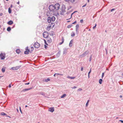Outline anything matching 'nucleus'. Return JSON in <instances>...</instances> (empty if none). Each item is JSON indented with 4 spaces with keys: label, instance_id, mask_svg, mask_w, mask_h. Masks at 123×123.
Here are the masks:
<instances>
[{
    "label": "nucleus",
    "instance_id": "obj_16",
    "mask_svg": "<svg viewBox=\"0 0 123 123\" xmlns=\"http://www.w3.org/2000/svg\"><path fill=\"white\" fill-rule=\"evenodd\" d=\"M13 22L12 21L10 20L8 22V24L9 25H11L13 24Z\"/></svg>",
    "mask_w": 123,
    "mask_h": 123
},
{
    "label": "nucleus",
    "instance_id": "obj_9",
    "mask_svg": "<svg viewBox=\"0 0 123 123\" xmlns=\"http://www.w3.org/2000/svg\"><path fill=\"white\" fill-rule=\"evenodd\" d=\"M79 27V25L78 24L76 26V33L77 34L78 33V29Z\"/></svg>",
    "mask_w": 123,
    "mask_h": 123
},
{
    "label": "nucleus",
    "instance_id": "obj_58",
    "mask_svg": "<svg viewBox=\"0 0 123 123\" xmlns=\"http://www.w3.org/2000/svg\"><path fill=\"white\" fill-rule=\"evenodd\" d=\"M119 121L121 122L122 123H123V120H120Z\"/></svg>",
    "mask_w": 123,
    "mask_h": 123
},
{
    "label": "nucleus",
    "instance_id": "obj_38",
    "mask_svg": "<svg viewBox=\"0 0 123 123\" xmlns=\"http://www.w3.org/2000/svg\"><path fill=\"white\" fill-rule=\"evenodd\" d=\"M75 35V34L74 32L73 33V34L71 35V36L72 37H74Z\"/></svg>",
    "mask_w": 123,
    "mask_h": 123
},
{
    "label": "nucleus",
    "instance_id": "obj_17",
    "mask_svg": "<svg viewBox=\"0 0 123 123\" xmlns=\"http://www.w3.org/2000/svg\"><path fill=\"white\" fill-rule=\"evenodd\" d=\"M6 67H3L2 69V71L3 73H4L5 72Z\"/></svg>",
    "mask_w": 123,
    "mask_h": 123
},
{
    "label": "nucleus",
    "instance_id": "obj_24",
    "mask_svg": "<svg viewBox=\"0 0 123 123\" xmlns=\"http://www.w3.org/2000/svg\"><path fill=\"white\" fill-rule=\"evenodd\" d=\"M66 94H64L61 96V98H64L65 96H66Z\"/></svg>",
    "mask_w": 123,
    "mask_h": 123
},
{
    "label": "nucleus",
    "instance_id": "obj_39",
    "mask_svg": "<svg viewBox=\"0 0 123 123\" xmlns=\"http://www.w3.org/2000/svg\"><path fill=\"white\" fill-rule=\"evenodd\" d=\"M104 73H102V78L104 76Z\"/></svg>",
    "mask_w": 123,
    "mask_h": 123
},
{
    "label": "nucleus",
    "instance_id": "obj_59",
    "mask_svg": "<svg viewBox=\"0 0 123 123\" xmlns=\"http://www.w3.org/2000/svg\"><path fill=\"white\" fill-rule=\"evenodd\" d=\"M68 2L70 1V0H64Z\"/></svg>",
    "mask_w": 123,
    "mask_h": 123
},
{
    "label": "nucleus",
    "instance_id": "obj_64",
    "mask_svg": "<svg viewBox=\"0 0 123 123\" xmlns=\"http://www.w3.org/2000/svg\"><path fill=\"white\" fill-rule=\"evenodd\" d=\"M13 5H11L10 6V7L12 8V7Z\"/></svg>",
    "mask_w": 123,
    "mask_h": 123
},
{
    "label": "nucleus",
    "instance_id": "obj_27",
    "mask_svg": "<svg viewBox=\"0 0 123 123\" xmlns=\"http://www.w3.org/2000/svg\"><path fill=\"white\" fill-rule=\"evenodd\" d=\"M1 115L2 116H4L6 115V114L4 112H2L1 113Z\"/></svg>",
    "mask_w": 123,
    "mask_h": 123
},
{
    "label": "nucleus",
    "instance_id": "obj_54",
    "mask_svg": "<svg viewBox=\"0 0 123 123\" xmlns=\"http://www.w3.org/2000/svg\"><path fill=\"white\" fill-rule=\"evenodd\" d=\"M72 15H71V16L70 18H69L68 19H67L66 20H68L69 19H70L71 18H72Z\"/></svg>",
    "mask_w": 123,
    "mask_h": 123
},
{
    "label": "nucleus",
    "instance_id": "obj_60",
    "mask_svg": "<svg viewBox=\"0 0 123 123\" xmlns=\"http://www.w3.org/2000/svg\"><path fill=\"white\" fill-rule=\"evenodd\" d=\"M96 27L95 26H94L93 27V29H95V28H96Z\"/></svg>",
    "mask_w": 123,
    "mask_h": 123
},
{
    "label": "nucleus",
    "instance_id": "obj_8",
    "mask_svg": "<svg viewBox=\"0 0 123 123\" xmlns=\"http://www.w3.org/2000/svg\"><path fill=\"white\" fill-rule=\"evenodd\" d=\"M89 52L88 51H87L84 52L82 55L81 56L82 57H85L87 55Z\"/></svg>",
    "mask_w": 123,
    "mask_h": 123
},
{
    "label": "nucleus",
    "instance_id": "obj_63",
    "mask_svg": "<svg viewBox=\"0 0 123 123\" xmlns=\"http://www.w3.org/2000/svg\"><path fill=\"white\" fill-rule=\"evenodd\" d=\"M3 14L2 13H0V16H2L3 15Z\"/></svg>",
    "mask_w": 123,
    "mask_h": 123
},
{
    "label": "nucleus",
    "instance_id": "obj_56",
    "mask_svg": "<svg viewBox=\"0 0 123 123\" xmlns=\"http://www.w3.org/2000/svg\"><path fill=\"white\" fill-rule=\"evenodd\" d=\"M70 12H67V14H68L70 13Z\"/></svg>",
    "mask_w": 123,
    "mask_h": 123
},
{
    "label": "nucleus",
    "instance_id": "obj_35",
    "mask_svg": "<svg viewBox=\"0 0 123 123\" xmlns=\"http://www.w3.org/2000/svg\"><path fill=\"white\" fill-rule=\"evenodd\" d=\"M75 0H70V1L71 2L73 3L74 2Z\"/></svg>",
    "mask_w": 123,
    "mask_h": 123
},
{
    "label": "nucleus",
    "instance_id": "obj_7",
    "mask_svg": "<svg viewBox=\"0 0 123 123\" xmlns=\"http://www.w3.org/2000/svg\"><path fill=\"white\" fill-rule=\"evenodd\" d=\"M5 54L3 53H2L0 54V57L1 59V60H3L5 58Z\"/></svg>",
    "mask_w": 123,
    "mask_h": 123
},
{
    "label": "nucleus",
    "instance_id": "obj_33",
    "mask_svg": "<svg viewBox=\"0 0 123 123\" xmlns=\"http://www.w3.org/2000/svg\"><path fill=\"white\" fill-rule=\"evenodd\" d=\"M92 55H91L90 56V59L89 61L90 62H91V59H92Z\"/></svg>",
    "mask_w": 123,
    "mask_h": 123
},
{
    "label": "nucleus",
    "instance_id": "obj_22",
    "mask_svg": "<svg viewBox=\"0 0 123 123\" xmlns=\"http://www.w3.org/2000/svg\"><path fill=\"white\" fill-rule=\"evenodd\" d=\"M102 81H103V80L102 79H99V83L100 84H102Z\"/></svg>",
    "mask_w": 123,
    "mask_h": 123
},
{
    "label": "nucleus",
    "instance_id": "obj_37",
    "mask_svg": "<svg viewBox=\"0 0 123 123\" xmlns=\"http://www.w3.org/2000/svg\"><path fill=\"white\" fill-rule=\"evenodd\" d=\"M58 74H58V73H55V74H54V77H55L56 76V75H58Z\"/></svg>",
    "mask_w": 123,
    "mask_h": 123
},
{
    "label": "nucleus",
    "instance_id": "obj_51",
    "mask_svg": "<svg viewBox=\"0 0 123 123\" xmlns=\"http://www.w3.org/2000/svg\"><path fill=\"white\" fill-rule=\"evenodd\" d=\"M63 43V42H62L61 43H59V45H61Z\"/></svg>",
    "mask_w": 123,
    "mask_h": 123
},
{
    "label": "nucleus",
    "instance_id": "obj_20",
    "mask_svg": "<svg viewBox=\"0 0 123 123\" xmlns=\"http://www.w3.org/2000/svg\"><path fill=\"white\" fill-rule=\"evenodd\" d=\"M16 52L17 53H18V54H19V53H20V51L19 49H17L16 50Z\"/></svg>",
    "mask_w": 123,
    "mask_h": 123
},
{
    "label": "nucleus",
    "instance_id": "obj_55",
    "mask_svg": "<svg viewBox=\"0 0 123 123\" xmlns=\"http://www.w3.org/2000/svg\"><path fill=\"white\" fill-rule=\"evenodd\" d=\"M34 49V48L32 47H31V51L33 50Z\"/></svg>",
    "mask_w": 123,
    "mask_h": 123
},
{
    "label": "nucleus",
    "instance_id": "obj_14",
    "mask_svg": "<svg viewBox=\"0 0 123 123\" xmlns=\"http://www.w3.org/2000/svg\"><path fill=\"white\" fill-rule=\"evenodd\" d=\"M61 51L59 50L56 55V56L58 57H59L60 55L61 54Z\"/></svg>",
    "mask_w": 123,
    "mask_h": 123
},
{
    "label": "nucleus",
    "instance_id": "obj_30",
    "mask_svg": "<svg viewBox=\"0 0 123 123\" xmlns=\"http://www.w3.org/2000/svg\"><path fill=\"white\" fill-rule=\"evenodd\" d=\"M39 94H41V95H44V93H43V92H40V93Z\"/></svg>",
    "mask_w": 123,
    "mask_h": 123
},
{
    "label": "nucleus",
    "instance_id": "obj_10",
    "mask_svg": "<svg viewBox=\"0 0 123 123\" xmlns=\"http://www.w3.org/2000/svg\"><path fill=\"white\" fill-rule=\"evenodd\" d=\"M47 39L48 40L47 42L48 43H50L52 42V40L49 37L47 38Z\"/></svg>",
    "mask_w": 123,
    "mask_h": 123
},
{
    "label": "nucleus",
    "instance_id": "obj_61",
    "mask_svg": "<svg viewBox=\"0 0 123 123\" xmlns=\"http://www.w3.org/2000/svg\"><path fill=\"white\" fill-rule=\"evenodd\" d=\"M30 84V83H29V82H28V83H25V85H28V84Z\"/></svg>",
    "mask_w": 123,
    "mask_h": 123
},
{
    "label": "nucleus",
    "instance_id": "obj_13",
    "mask_svg": "<svg viewBox=\"0 0 123 123\" xmlns=\"http://www.w3.org/2000/svg\"><path fill=\"white\" fill-rule=\"evenodd\" d=\"M28 48V47H27L25 49L26 50H28V51L26 50V51H25V52H24V54H28L29 52V50H28V49H27Z\"/></svg>",
    "mask_w": 123,
    "mask_h": 123
},
{
    "label": "nucleus",
    "instance_id": "obj_6",
    "mask_svg": "<svg viewBox=\"0 0 123 123\" xmlns=\"http://www.w3.org/2000/svg\"><path fill=\"white\" fill-rule=\"evenodd\" d=\"M34 46L35 47L37 48L39 47L40 45L38 43L36 42L34 43Z\"/></svg>",
    "mask_w": 123,
    "mask_h": 123
},
{
    "label": "nucleus",
    "instance_id": "obj_29",
    "mask_svg": "<svg viewBox=\"0 0 123 123\" xmlns=\"http://www.w3.org/2000/svg\"><path fill=\"white\" fill-rule=\"evenodd\" d=\"M43 40L44 41V43L46 44V45H48V44L46 42V41L45 40V39H43Z\"/></svg>",
    "mask_w": 123,
    "mask_h": 123
},
{
    "label": "nucleus",
    "instance_id": "obj_46",
    "mask_svg": "<svg viewBox=\"0 0 123 123\" xmlns=\"http://www.w3.org/2000/svg\"><path fill=\"white\" fill-rule=\"evenodd\" d=\"M72 44H70L69 43V46L70 47H71L72 46Z\"/></svg>",
    "mask_w": 123,
    "mask_h": 123
},
{
    "label": "nucleus",
    "instance_id": "obj_21",
    "mask_svg": "<svg viewBox=\"0 0 123 123\" xmlns=\"http://www.w3.org/2000/svg\"><path fill=\"white\" fill-rule=\"evenodd\" d=\"M67 78H69L71 79H74L75 78V77H70L69 76H68L67 77Z\"/></svg>",
    "mask_w": 123,
    "mask_h": 123
},
{
    "label": "nucleus",
    "instance_id": "obj_11",
    "mask_svg": "<svg viewBox=\"0 0 123 123\" xmlns=\"http://www.w3.org/2000/svg\"><path fill=\"white\" fill-rule=\"evenodd\" d=\"M48 111L52 112L54 111V108L53 107L50 108L48 110Z\"/></svg>",
    "mask_w": 123,
    "mask_h": 123
},
{
    "label": "nucleus",
    "instance_id": "obj_3",
    "mask_svg": "<svg viewBox=\"0 0 123 123\" xmlns=\"http://www.w3.org/2000/svg\"><path fill=\"white\" fill-rule=\"evenodd\" d=\"M49 9L50 11L53 12L54 11V10L55 9V8L54 5L51 4L49 6Z\"/></svg>",
    "mask_w": 123,
    "mask_h": 123
},
{
    "label": "nucleus",
    "instance_id": "obj_42",
    "mask_svg": "<svg viewBox=\"0 0 123 123\" xmlns=\"http://www.w3.org/2000/svg\"><path fill=\"white\" fill-rule=\"evenodd\" d=\"M91 72V68L90 70V71H89V72H88V74H90Z\"/></svg>",
    "mask_w": 123,
    "mask_h": 123
},
{
    "label": "nucleus",
    "instance_id": "obj_44",
    "mask_svg": "<svg viewBox=\"0 0 123 123\" xmlns=\"http://www.w3.org/2000/svg\"><path fill=\"white\" fill-rule=\"evenodd\" d=\"M115 10V9H114V8H113L112 9H111V12H112V11H113L114 10Z\"/></svg>",
    "mask_w": 123,
    "mask_h": 123
},
{
    "label": "nucleus",
    "instance_id": "obj_28",
    "mask_svg": "<svg viewBox=\"0 0 123 123\" xmlns=\"http://www.w3.org/2000/svg\"><path fill=\"white\" fill-rule=\"evenodd\" d=\"M89 100H88L87 101V102H86V107H87L88 105V103H89Z\"/></svg>",
    "mask_w": 123,
    "mask_h": 123
},
{
    "label": "nucleus",
    "instance_id": "obj_52",
    "mask_svg": "<svg viewBox=\"0 0 123 123\" xmlns=\"http://www.w3.org/2000/svg\"><path fill=\"white\" fill-rule=\"evenodd\" d=\"M105 51H106V53L107 54V49L106 48H105Z\"/></svg>",
    "mask_w": 123,
    "mask_h": 123
},
{
    "label": "nucleus",
    "instance_id": "obj_41",
    "mask_svg": "<svg viewBox=\"0 0 123 123\" xmlns=\"http://www.w3.org/2000/svg\"><path fill=\"white\" fill-rule=\"evenodd\" d=\"M15 69H16V70H17V69H18L20 67L18 66V67H15Z\"/></svg>",
    "mask_w": 123,
    "mask_h": 123
},
{
    "label": "nucleus",
    "instance_id": "obj_2",
    "mask_svg": "<svg viewBox=\"0 0 123 123\" xmlns=\"http://www.w3.org/2000/svg\"><path fill=\"white\" fill-rule=\"evenodd\" d=\"M66 9L65 6V5H62L61 8V10L62 11V12L60 13V14L61 15H63L64 12H65V10Z\"/></svg>",
    "mask_w": 123,
    "mask_h": 123
},
{
    "label": "nucleus",
    "instance_id": "obj_23",
    "mask_svg": "<svg viewBox=\"0 0 123 123\" xmlns=\"http://www.w3.org/2000/svg\"><path fill=\"white\" fill-rule=\"evenodd\" d=\"M46 15L48 16V17H50L49 16L50 15V12H49L48 11V12H47L46 13Z\"/></svg>",
    "mask_w": 123,
    "mask_h": 123
},
{
    "label": "nucleus",
    "instance_id": "obj_40",
    "mask_svg": "<svg viewBox=\"0 0 123 123\" xmlns=\"http://www.w3.org/2000/svg\"><path fill=\"white\" fill-rule=\"evenodd\" d=\"M80 22L81 23H83V19H81L80 21Z\"/></svg>",
    "mask_w": 123,
    "mask_h": 123
},
{
    "label": "nucleus",
    "instance_id": "obj_36",
    "mask_svg": "<svg viewBox=\"0 0 123 123\" xmlns=\"http://www.w3.org/2000/svg\"><path fill=\"white\" fill-rule=\"evenodd\" d=\"M11 69H12V70H16V69H15V67H12V68H11Z\"/></svg>",
    "mask_w": 123,
    "mask_h": 123
},
{
    "label": "nucleus",
    "instance_id": "obj_50",
    "mask_svg": "<svg viewBox=\"0 0 123 123\" xmlns=\"http://www.w3.org/2000/svg\"><path fill=\"white\" fill-rule=\"evenodd\" d=\"M76 22H76V21H75L73 23H72V24H74L75 23H76Z\"/></svg>",
    "mask_w": 123,
    "mask_h": 123
},
{
    "label": "nucleus",
    "instance_id": "obj_19",
    "mask_svg": "<svg viewBox=\"0 0 123 123\" xmlns=\"http://www.w3.org/2000/svg\"><path fill=\"white\" fill-rule=\"evenodd\" d=\"M64 51L63 52V54H65L67 52V49H63Z\"/></svg>",
    "mask_w": 123,
    "mask_h": 123
},
{
    "label": "nucleus",
    "instance_id": "obj_31",
    "mask_svg": "<svg viewBox=\"0 0 123 123\" xmlns=\"http://www.w3.org/2000/svg\"><path fill=\"white\" fill-rule=\"evenodd\" d=\"M51 25H53V27H54L55 25V24L54 23L52 22L51 23Z\"/></svg>",
    "mask_w": 123,
    "mask_h": 123
},
{
    "label": "nucleus",
    "instance_id": "obj_49",
    "mask_svg": "<svg viewBox=\"0 0 123 123\" xmlns=\"http://www.w3.org/2000/svg\"><path fill=\"white\" fill-rule=\"evenodd\" d=\"M82 90V89H81V88H79V89H78V91H80L81 90Z\"/></svg>",
    "mask_w": 123,
    "mask_h": 123
},
{
    "label": "nucleus",
    "instance_id": "obj_25",
    "mask_svg": "<svg viewBox=\"0 0 123 123\" xmlns=\"http://www.w3.org/2000/svg\"><path fill=\"white\" fill-rule=\"evenodd\" d=\"M11 30V29L10 27H8L7 29V30L8 31H10Z\"/></svg>",
    "mask_w": 123,
    "mask_h": 123
},
{
    "label": "nucleus",
    "instance_id": "obj_15",
    "mask_svg": "<svg viewBox=\"0 0 123 123\" xmlns=\"http://www.w3.org/2000/svg\"><path fill=\"white\" fill-rule=\"evenodd\" d=\"M50 80V79L49 78H48L47 79H43V81L46 82H48Z\"/></svg>",
    "mask_w": 123,
    "mask_h": 123
},
{
    "label": "nucleus",
    "instance_id": "obj_26",
    "mask_svg": "<svg viewBox=\"0 0 123 123\" xmlns=\"http://www.w3.org/2000/svg\"><path fill=\"white\" fill-rule=\"evenodd\" d=\"M8 12L9 13H11V10L10 7L8 8Z\"/></svg>",
    "mask_w": 123,
    "mask_h": 123
},
{
    "label": "nucleus",
    "instance_id": "obj_32",
    "mask_svg": "<svg viewBox=\"0 0 123 123\" xmlns=\"http://www.w3.org/2000/svg\"><path fill=\"white\" fill-rule=\"evenodd\" d=\"M72 26V25H69L67 27L68 28H70Z\"/></svg>",
    "mask_w": 123,
    "mask_h": 123
},
{
    "label": "nucleus",
    "instance_id": "obj_4",
    "mask_svg": "<svg viewBox=\"0 0 123 123\" xmlns=\"http://www.w3.org/2000/svg\"><path fill=\"white\" fill-rule=\"evenodd\" d=\"M43 37L45 38H47L49 37V34L47 32L44 31L43 34Z\"/></svg>",
    "mask_w": 123,
    "mask_h": 123
},
{
    "label": "nucleus",
    "instance_id": "obj_62",
    "mask_svg": "<svg viewBox=\"0 0 123 123\" xmlns=\"http://www.w3.org/2000/svg\"><path fill=\"white\" fill-rule=\"evenodd\" d=\"M58 74V75H62V76L63 75V74Z\"/></svg>",
    "mask_w": 123,
    "mask_h": 123
},
{
    "label": "nucleus",
    "instance_id": "obj_48",
    "mask_svg": "<svg viewBox=\"0 0 123 123\" xmlns=\"http://www.w3.org/2000/svg\"><path fill=\"white\" fill-rule=\"evenodd\" d=\"M83 68L82 67H81V70L82 71H83Z\"/></svg>",
    "mask_w": 123,
    "mask_h": 123
},
{
    "label": "nucleus",
    "instance_id": "obj_12",
    "mask_svg": "<svg viewBox=\"0 0 123 123\" xmlns=\"http://www.w3.org/2000/svg\"><path fill=\"white\" fill-rule=\"evenodd\" d=\"M51 26L52 25H51V24H49V25L47 26V29L48 31H49L50 30V28H51Z\"/></svg>",
    "mask_w": 123,
    "mask_h": 123
},
{
    "label": "nucleus",
    "instance_id": "obj_45",
    "mask_svg": "<svg viewBox=\"0 0 123 123\" xmlns=\"http://www.w3.org/2000/svg\"><path fill=\"white\" fill-rule=\"evenodd\" d=\"M77 87H76V86H74L73 87H72L71 88L72 89H75V88H77Z\"/></svg>",
    "mask_w": 123,
    "mask_h": 123
},
{
    "label": "nucleus",
    "instance_id": "obj_57",
    "mask_svg": "<svg viewBox=\"0 0 123 123\" xmlns=\"http://www.w3.org/2000/svg\"><path fill=\"white\" fill-rule=\"evenodd\" d=\"M86 4H85V5H83L82 6V7H85V6H86Z\"/></svg>",
    "mask_w": 123,
    "mask_h": 123
},
{
    "label": "nucleus",
    "instance_id": "obj_5",
    "mask_svg": "<svg viewBox=\"0 0 123 123\" xmlns=\"http://www.w3.org/2000/svg\"><path fill=\"white\" fill-rule=\"evenodd\" d=\"M54 6L55 9L56 10H58L60 8V5L58 3L56 4Z\"/></svg>",
    "mask_w": 123,
    "mask_h": 123
},
{
    "label": "nucleus",
    "instance_id": "obj_18",
    "mask_svg": "<svg viewBox=\"0 0 123 123\" xmlns=\"http://www.w3.org/2000/svg\"><path fill=\"white\" fill-rule=\"evenodd\" d=\"M30 89H31V88H27V89H24L22 91L23 92H25L26 91H28V90H30Z\"/></svg>",
    "mask_w": 123,
    "mask_h": 123
},
{
    "label": "nucleus",
    "instance_id": "obj_47",
    "mask_svg": "<svg viewBox=\"0 0 123 123\" xmlns=\"http://www.w3.org/2000/svg\"><path fill=\"white\" fill-rule=\"evenodd\" d=\"M44 46L45 48L46 49L48 47V46L46 45H44Z\"/></svg>",
    "mask_w": 123,
    "mask_h": 123
},
{
    "label": "nucleus",
    "instance_id": "obj_1",
    "mask_svg": "<svg viewBox=\"0 0 123 123\" xmlns=\"http://www.w3.org/2000/svg\"><path fill=\"white\" fill-rule=\"evenodd\" d=\"M55 17L54 16H52L51 18L50 17H49L47 18V21L48 23H50L51 21L53 22L55 21Z\"/></svg>",
    "mask_w": 123,
    "mask_h": 123
},
{
    "label": "nucleus",
    "instance_id": "obj_34",
    "mask_svg": "<svg viewBox=\"0 0 123 123\" xmlns=\"http://www.w3.org/2000/svg\"><path fill=\"white\" fill-rule=\"evenodd\" d=\"M61 41H62V42H64V39L63 37H62Z\"/></svg>",
    "mask_w": 123,
    "mask_h": 123
},
{
    "label": "nucleus",
    "instance_id": "obj_53",
    "mask_svg": "<svg viewBox=\"0 0 123 123\" xmlns=\"http://www.w3.org/2000/svg\"><path fill=\"white\" fill-rule=\"evenodd\" d=\"M8 86L9 88H11V84H9V85Z\"/></svg>",
    "mask_w": 123,
    "mask_h": 123
},
{
    "label": "nucleus",
    "instance_id": "obj_43",
    "mask_svg": "<svg viewBox=\"0 0 123 123\" xmlns=\"http://www.w3.org/2000/svg\"><path fill=\"white\" fill-rule=\"evenodd\" d=\"M73 42V40H72L70 42V44H72V43Z\"/></svg>",
    "mask_w": 123,
    "mask_h": 123
}]
</instances>
